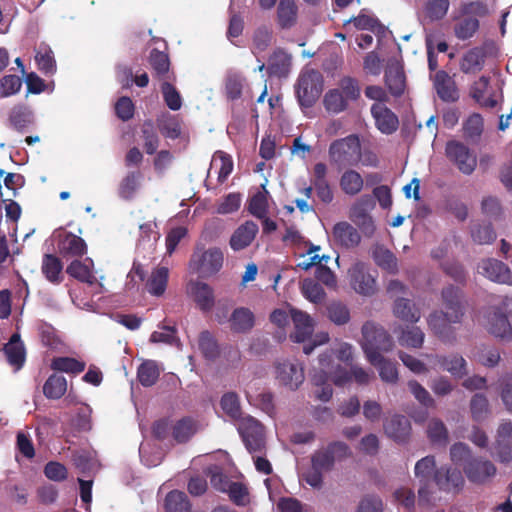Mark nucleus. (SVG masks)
<instances>
[{"label":"nucleus","mask_w":512,"mask_h":512,"mask_svg":"<svg viewBox=\"0 0 512 512\" xmlns=\"http://www.w3.org/2000/svg\"><path fill=\"white\" fill-rule=\"evenodd\" d=\"M66 391L67 381L62 375H50L43 385V394L48 399H60Z\"/></svg>","instance_id":"obj_47"},{"label":"nucleus","mask_w":512,"mask_h":512,"mask_svg":"<svg viewBox=\"0 0 512 512\" xmlns=\"http://www.w3.org/2000/svg\"><path fill=\"white\" fill-rule=\"evenodd\" d=\"M187 291L200 310L207 312L213 308L215 303L214 291L207 283L190 281Z\"/></svg>","instance_id":"obj_22"},{"label":"nucleus","mask_w":512,"mask_h":512,"mask_svg":"<svg viewBox=\"0 0 512 512\" xmlns=\"http://www.w3.org/2000/svg\"><path fill=\"white\" fill-rule=\"evenodd\" d=\"M436 467L435 457L428 455L419 461L415 465V476L419 479L421 484L418 490L419 503L428 505L431 502V491L429 485L431 481V475L434 474Z\"/></svg>","instance_id":"obj_10"},{"label":"nucleus","mask_w":512,"mask_h":512,"mask_svg":"<svg viewBox=\"0 0 512 512\" xmlns=\"http://www.w3.org/2000/svg\"><path fill=\"white\" fill-rule=\"evenodd\" d=\"M367 359L378 369L382 381L393 384L398 381V370L395 362L374 353L369 355Z\"/></svg>","instance_id":"obj_35"},{"label":"nucleus","mask_w":512,"mask_h":512,"mask_svg":"<svg viewBox=\"0 0 512 512\" xmlns=\"http://www.w3.org/2000/svg\"><path fill=\"white\" fill-rule=\"evenodd\" d=\"M445 150L449 160L457 166L461 173L470 175L474 172L477 158L466 145L458 141H449Z\"/></svg>","instance_id":"obj_7"},{"label":"nucleus","mask_w":512,"mask_h":512,"mask_svg":"<svg viewBox=\"0 0 512 512\" xmlns=\"http://www.w3.org/2000/svg\"><path fill=\"white\" fill-rule=\"evenodd\" d=\"M385 85L394 97H400L404 94L406 77L403 68L398 63H392L387 66L385 70Z\"/></svg>","instance_id":"obj_29"},{"label":"nucleus","mask_w":512,"mask_h":512,"mask_svg":"<svg viewBox=\"0 0 512 512\" xmlns=\"http://www.w3.org/2000/svg\"><path fill=\"white\" fill-rule=\"evenodd\" d=\"M435 365L439 366L442 370L449 372L453 377L461 379L468 374L467 362L458 353L450 355H436L434 356Z\"/></svg>","instance_id":"obj_27"},{"label":"nucleus","mask_w":512,"mask_h":512,"mask_svg":"<svg viewBox=\"0 0 512 512\" xmlns=\"http://www.w3.org/2000/svg\"><path fill=\"white\" fill-rule=\"evenodd\" d=\"M363 336V350L366 357L376 354L381 355V352H388L393 347V340L390 334L380 325L367 321L362 326Z\"/></svg>","instance_id":"obj_4"},{"label":"nucleus","mask_w":512,"mask_h":512,"mask_svg":"<svg viewBox=\"0 0 512 512\" xmlns=\"http://www.w3.org/2000/svg\"><path fill=\"white\" fill-rule=\"evenodd\" d=\"M485 59V49L483 47H473L462 56L460 60V70L464 74H476L483 69Z\"/></svg>","instance_id":"obj_30"},{"label":"nucleus","mask_w":512,"mask_h":512,"mask_svg":"<svg viewBox=\"0 0 512 512\" xmlns=\"http://www.w3.org/2000/svg\"><path fill=\"white\" fill-rule=\"evenodd\" d=\"M220 406L223 412L231 419L238 420L241 418L242 411L239 397L235 392L225 393L220 400Z\"/></svg>","instance_id":"obj_58"},{"label":"nucleus","mask_w":512,"mask_h":512,"mask_svg":"<svg viewBox=\"0 0 512 512\" xmlns=\"http://www.w3.org/2000/svg\"><path fill=\"white\" fill-rule=\"evenodd\" d=\"M330 163L338 170L357 166L361 161V143L356 134L331 142L328 150Z\"/></svg>","instance_id":"obj_2"},{"label":"nucleus","mask_w":512,"mask_h":512,"mask_svg":"<svg viewBox=\"0 0 512 512\" xmlns=\"http://www.w3.org/2000/svg\"><path fill=\"white\" fill-rule=\"evenodd\" d=\"M50 367L54 371L79 374L85 370V363L72 357H55Z\"/></svg>","instance_id":"obj_57"},{"label":"nucleus","mask_w":512,"mask_h":512,"mask_svg":"<svg viewBox=\"0 0 512 512\" xmlns=\"http://www.w3.org/2000/svg\"><path fill=\"white\" fill-rule=\"evenodd\" d=\"M386 435L397 443L408 442L411 435V423L403 415H394L384 423Z\"/></svg>","instance_id":"obj_23"},{"label":"nucleus","mask_w":512,"mask_h":512,"mask_svg":"<svg viewBox=\"0 0 512 512\" xmlns=\"http://www.w3.org/2000/svg\"><path fill=\"white\" fill-rule=\"evenodd\" d=\"M302 293L306 299L314 304L323 302L326 292L323 287L314 280H305L302 284Z\"/></svg>","instance_id":"obj_64"},{"label":"nucleus","mask_w":512,"mask_h":512,"mask_svg":"<svg viewBox=\"0 0 512 512\" xmlns=\"http://www.w3.org/2000/svg\"><path fill=\"white\" fill-rule=\"evenodd\" d=\"M463 471L471 483L485 484L496 475L497 468L488 459L474 457L464 464Z\"/></svg>","instance_id":"obj_9"},{"label":"nucleus","mask_w":512,"mask_h":512,"mask_svg":"<svg viewBox=\"0 0 512 512\" xmlns=\"http://www.w3.org/2000/svg\"><path fill=\"white\" fill-rule=\"evenodd\" d=\"M196 432L195 421L191 417H184L172 426L173 438L178 443L187 442Z\"/></svg>","instance_id":"obj_55"},{"label":"nucleus","mask_w":512,"mask_h":512,"mask_svg":"<svg viewBox=\"0 0 512 512\" xmlns=\"http://www.w3.org/2000/svg\"><path fill=\"white\" fill-rule=\"evenodd\" d=\"M364 186V181L360 173L355 170H346L340 177L341 190L349 196L359 194Z\"/></svg>","instance_id":"obj_46"},{"label":"nucleus","mask_w":512,"mask_h":512,"mask_svg":"<svg viewBox=\"0 0 512 512\" xmlns=\"http://www.w3.org/2000/svg\"><path fill=\"white\" fill-rule=\"evenodd\" d=\"M374 208V198L372 195L365 194L358 198L349 210V219L366 237H372L376 231L373 217L370 214Z\"/></svg>","instance_id":"obj_5"},{"label":"nucleus","mask_w":512,"mask_h":512,"mask_svg":"<svg viewBox=\"0 0 512 512\" xmlns=\"http://www.w3.org/2000/svg\"><path fill=\"white\" fill-rule=\"evenodd\" d=\"M276 378L291 390H296L303 383L304 369L298 362L283 360L276 364Z\"/></svg>","instance_id":"obj_14"},{"label":"nucleus","mask_w":512,"mask_h":512,"mask_svg":"<svg viewBox=\"0 0 512 512\" xmlns=\"http://www.w3.org/2000/svg\"><path fill=\"white\" fill-rule=\"evenodd\" d=\"M258 233V225L253 221H246L240 225L230 238V246L233 250L239 251L249 246Z\"/></svg>","instance_id":"obj_31"},{"label":"nucleus","mask_w":512,"mask_h":512,"mask_svg":"<svg viewBox=\"0 0 512 512\" xmlns=\"http://www.w3.org/2000/svg\"><path fill=\"white\" fill-rule=\"evenodd\" d=\"M323 90V76L316 69L302 71L295 85V93L300 106L312 107Z\"/></svg>","instance_id":"obj_3"},{"label":"nucleus","mask_w":512,"mask_h":512,"mask_svg":"<svg viewBox=\"0 0 512 512\" xmlns=\"http://www.w3.org/2000/svg\"><path fill=\"white\" fill-rule=\"evenodd\" d=\"M142 173L139 170L130 171L121 180L118 193L123 199L130 200L140 187Z\"/></svg>","instance_id":"obj_48"},{"label":"nucleus","mask_w":512,"mask_h":512,"mask_svg":"<svg viewBox=\"0 0 512 512\" xmlns=\"http://www.w3.org/2000/svg\"><path fill=\"white\" fill-rule=\"evenodd\" d=\"M423 331L416 326L406 327L402 329L398 342L401 346L408 348H421L424 342Z\"/></svg>","instance_id":"obj_56"},{"label":"nucleus","mask_w":512,"mask_h":512,"mask_svg":"<svg viewBox=\"0 0 512 512\" xmlns=\"http://www.w3.org/2000/svg\"><path fill=\"white\" fill-rule=\"evenodd\" d=\"M166 512H191V502L188 496L179 490L170 491L165 497Z\"/></svg>","instance_id":"obj_45"},{"label":"nucleus","mask_w":512,"mask_h":512,"mask_svg":"<svg viewBox=\"0 0 512 512\" xmlns=\"http://www.w3.org/2000/svg\"><path fill=\"white\" fill-rule=\"evenodd\" d=\"M223 261V252L221 249L214 247L201 254L194 253L190 264L197 272H201L206 275H213L220 271Z\"/></svg>","instance_id":"obj_11"},{"label":"nucleus","mask_w":512,"mask_h":512,"mask_svg":"<svg viewBox=\"0 0 512 512\" xmlns=\"http://www.w3.org/2000/svg\"><path fill=\"white\" fill-rule=\"evenodd\" d=\"M290 314L295 327V331L290 334L291 340L296 343L305 342L314 330L312 318L307 313L297 309H291Z\"/></svg>","instance_id":"obj_24"},{"label":"nucleus","mask_w":512,"mask_h":512,"mask_svg":"<svg viewBox=\"0 0 512 512\" xmlns=\"http://www.w3.org/2000/svg\"><path fill=\"white\" fill-rule=\"evenodd\" d=\"M463 132L467 140L474 141L478 139L483 132L482 116L479 113L470 115L463 125Z\"/></svg>","instance_id":"obj_63"},{"label":"nucleus","mask_w":512,"mask_h":512,"mask_svg":"<svg viewBox=\"0 0 512 512\" xmlns=\"http://www.w3.org/2000/svg\"><path fill=\"white\" fill-rule=\"evenodd\" d=\"M141 137L143 139V147L148 155L154 154L160 144L156 127L152 120H146L141 126Z\"/></svg>","instance_id":"obj_50"},{"label":"nucleus","mask_w":512,"mask_h":512,"mask_svg":"<svg viewBox=\"0 0 512 512\" xmlns=\"http://www.w3.org/2000/svg\"><path fill=\"white\" fill-rule=\"evenodd\" d=\"M351 455L349 446L341 441L329 443L325 448L311 455V467L302 474L303 480L315 489L323 486V474L334 468L336 461H342Z\"/></svg>","instance_id":"obj_1"},{"label":"nucleus","mask_w":512,"mask_h":512,"mask_svg":"<svg viewBox=\"0 0 512 512\" xmlns=\"http://www.w3.org/2000/svg\"><path fill=\"white\" fill-rule=\"evenodd\" d=\"M157 128L161 134L169 139H177L181 134V126L176 116L163 113L156 119Z\"/></svg>","instance_id":"obj_49"},{"label":"nucleus","mask_w":512,"mask_h":512,"mask_svg":"<svg viewBox=\"0 0 512 512\" xmlns=\"http://www.w3.org/2000/svg\"><path fill=\"white\" fill-rule=\"evenodd\" d=\"M490 85V77L482 75L474 81L469 89V96L481 107L493 109L497 106L498 102L493 94L488 93Z\"/></svg>","instance_id":"obj_25"},{"label":"nucleus","mask_w":512,"mask_h":512,"mask_svg":"<svg viewBox=\"0 0 512 512\" xmlns=\"http://www.w3.org/2000/svg\"><path fill=\"white\" fill-rule=\"evenodd\" d=\"M58 237L57 248L62 257H82L86 254L87 245L81 237L71 232L61 233Z\"/></svg>","instance_id":"obj_20"},{"label":"nucleus","mask_w":512,"mask_h":512,"mask_svg":"<svg viewBox=\"0 0 512 512\" xmlns=\"http://www.w3.org/2000/svg\"><path fill=\"white\" fill-rule=\"evenodd\" d=\"M371 115L377 129L386 135H391L399 127L397 115L383 103H374L371 106Z\"/></svg>","instance_id":"obj_19"},{"label":"nucleus","mask_w":512,"mask_h":512,"mask_svg":"<svg viewBox=\"0 0 512 512\" xmlns=\"http://www.w3.org/2000/svg\"><path fill=\"white\" fill-rule=\"evenodd\" d=\"M3 351L6 355L7 362L15 371H19L24 366L26 361V349L24 343L21 341L20 334L14 333L10 337L9 342L4 345Z\"/></svg>","instance_id":"obj_26"},{"label":"nucleus","mask_w":512,"mask_h":512,"mask_svg":"<svg viewBox=\"0 0 512 512\" xmlns=\"http://www.w3.org/2000/svg\"><path fill=\"white\" fill-rule=\"evenodd\" d=\"M212 170H216L218 182L224 183L233 170L231 156L223 151H217L213 155L209 172Z\"/></svg>","instance_id":"obj_41"},{"label":"nucleus","mask_w":512,"mask_h":512,"mask_svg":"<svg viewBox=\"0 0 512 512\" xmlns=\"http://www.w3.org/2000/svg\"><path fill=\"white\" fill-rule=\"evenodd\" d=\"M434 88L438 97L446 103H453L459 99V91L454 79L444 70H439L434 76Z\"/></svg>","instance_id":"obj_21"},{"label":"nucleus","mask_w":512,"mask_h":512,"mask_svg":"<svg viewBox=\"0 0 512 512\" xmlns=\"http://www.w3.org/2000/svg\"><path fill=\"white\" fill-rule=\"evenodd\" d=\"M292 66V57L284 49L277 48L268 59V69L271 75L279 78L287 77Z\"/></svg>","instance_id":"obj_32"},{"label":"nucleus","mask_w":512,"mask_h":512,"mask_svg":"<svg viewBox=\"0 0 512 512\" xmlns=\"http://www.w3.org/2000/svg\"><path fill=\"white\" fill-rule=\"evenodd\" d=\"M255 323L253 312L245 307L236 308L230 317L231 329L237 333L250 331Z\"/></svg>","instance_id":"obj_39"},{"label":"nucleus","mask_w":512,"mask_h":512,"mask_svg":"<svg viewBox=\"0 0 512 512\" xmlns=\"http://www.w3.org/2000/svg\"><path fill=\"white\" fill-rule=\"evenodd\" d=\"M245 447L250 453L262 452L265 448L263 426L252 417L246 418L239 427Z\"/></svg>","instance_id":"obj_8"},{"label":"nucleus","mask_w":512,"mask_h":512,"mask_svg":"<svg viewBox=\"0 0 512 512\" xmlns=\"http://www.w3.org/2000/svg\"><path fill=\"white\" fill-rule=\"evenodd\" d=\"M428 326L433 333L445 344L453 345L457 341V334L450 315L444 314L443 311H434L428 317Z\"/></svg>","instance_id":"obj_12"},{"label":"nucleus","mask_w":512,"mask_h":512,"mask_svg":"<svg viewBox=\"0 0 512 512\" xmlns=\"http://www.w3.org/2000/svg\"><path fill=\"white\" fill-rule=\"evenodd\" d=\"M311 183L319 201L325 205L332 203L334 199L333 189L327 180V166L325 163H316L313 167Z\"/></svg>","instance_id":"obj_18"},{"label":"nucleus","mask_w":512,"mask_h":512,"mask_svg":"<svg viewBox=\"0 0 512 512\" xmlns=\"http://www.w3.org/2000/svg\"><path fill=\"white\" fill-rule=\"evenodd\" d=\"M149 63L155 76L162 81L174 80L175 76L170 72V59L167 53L154 48L149 54Z\"/></svg>","instance_id":"obj_33"},{"label":"nucleus","mask_w":512,"mask_h":512,"mask_svg":"<svg viewBox=\"0 0 512 512\" xmlns=\"http://www.w3.org/2000/svg\"><path fill=\"white\" fill-rule=\"evenodd\" d=\"M327 318L337 326H343L349 323L351 319L348 306L338 300H333L326 305Z\"/></svg>","instance_id":"obj_44"},{"label":"nucleus","mask_w":512,"mask_h":512,"mask_svg":"<svg viewBox=\"0 0 512 512\" xmlns=\"http://www.w3.org/2000/svg\"><path fill=\"white\" fill-rule=\"evenodd\" d=\"M471 418L475 422L484 421L490 414L488 398L482 393H475L470 400Z\"/></svg>","instance_id":"obj_52"},{"label":"nucleus","mask_w":512,"mask_h":512,"mask_svg":"<svg viewBox=\"0 0 512 512\" xmlns=\"http://www.w3.org/2000/svg\"><path fill=\"white\" fill-rule=\"evenodd\" d=\"M169 270L161 266L154 269L146 282L147 291L156 297L162 296L167 288Z\"/></svg>","instance_id":"obj_40"},{"label":"nucleus","mask_w":512,"mask_h":512,"mask_svg":"<svg viewBox=\"0 0 512 512\" xmlns=\"http://www.w3.org/2000/svg\"><path fill=\"white\" fill-rule=\"evenodd\" d=\"M449 7V0H428L425 3L424 11L426 17L431 21H439L447 15Z\"/></svg>","instance_id":"obj_59"},{"label":"nucleus","mask_w":512,"mask_h":512,"mask_svg":"<svg viewBox=\"0 0 512 512\" xmlns=\"http://www.w3.org/2000/svg\"><path fill=\"white\" fill-rule=\"evenodd\" d=\"M160 376L158 365L153 360L144 361L137 369V378L142 386H153Z\"/></svg>","instance_id":"obj_51"},{"label":"nucleus","mask_w":512,"mask_h":512,"mask_svg":"<svg viewBox=\"0 0 512 512\" xmlns=\"http://www.w3.org/2000/svg\"><path fill=\"white\" fill-rule=\"evenodd\" d=\"M262 187L265 189L264 185ZM267 194V190L258 191L249 200L248 210L257 218H264L268 212Z\"/></svg>","instance_id":"obj_60"},{"label":"nucleus","mask_w":512,"mask_h":512,"mask_svg":"<svg viewBox=\"0 0 512 512\" xmlns=\"http://www.w3.org/2000/svg\"><path fill=\"white\" fill-rule=\"evenodd\" d=\"M298 6L295 0H280L277 7V23L281 29H290L297 22Z\"/></svg>","instance_id":"obj_36"},{"label":"nucleus","mask_w":512,"mask_h":512,"mask_svg":"<svg viewBox=\"0 0 512 512\" xmlns=\"http://www.w3.org/2000/svg\"><path fill=\"white\" fill-rule=\"evenodd\" d=\"M332 355L325 352L319 356V368H314L311 372V382L314 386H320L331 381Z\"/></svg>","instance_id":"obj_43"},{"label":"nucleus","mask_w":512,"mask_h":512,"mask_svg":"<svg viewBox=\"0 0 512 512\" xmlns=\"http://www.w3.org/2000/svg\"><path fill=\"white\" fill-rule=\"evenodd\" d=\"M441 298L445 308L444 314L450 315L453 322H461L464 316L462 290L454 285H448L442 289Z\"/></svg>","instance_id":"obj_16"},{"label":"nucleus","mask_w":512,"mask_h":512,"mask_svg":"<svg viewBox=\"0 0 512 512\" xmlns=\"http://www.w3.org/2000/svg\"><path fill=\"white\" fill-rule=\"evenodd\" d=\"M394 315L402 321L416 323L421 317L419 308L409 299L399 297L394 302Z\"/></svg>","instance_id":"obj_38"},{"label":"nucleus","mask_w":512,"mask_h":512,"mask_svg":"<svg viewBox=\"0 0 512 512\" xmlns=\"http://www.w3.org/2000/svg\"><path fill=\"white\" fill-rule=\"evenodd\" d=\"M199 349L208 360H214L220 354L218 344L209 331L200 333Z\"/></svg>","instance_id":"obj_61"},{"label":"nucleus","mask_w":512,"mask_h":512,"mask_svg":"<svg viewBox=\"0 0 512 512\" xmlns=\"http://www.w3.org/2000/svg\"><path fill=\"white\" fill-rule=\"evenodd\" d=\"M479 273L492 282L512 285V272L510 268L500 260L487 258L478 264Z\"/></svg>","instance_id":"obj_15"},{"label":"nucleus","mask_w":512,"mask_h":512,"mask_svg":"<svg viewBox=\"0 0 512 512\" xmlns=\"http://www.w3.org/2000/svg\"><path fill=\"white\" fill-rule=\"evenodd\" d=\"M485 328L489 334L501 341L510 342L512 340V326L501 307H491L486 313Z\"/></svg>","instance_id":"obj_6"},{"label":"nucleus","mask_w":512,"mask_h":512,"mask_svg":"<svg viewBox=\"0 0 512 512\" xmlns=\"http://www.w3.org/2000/svg\"><path fill=\"white\" fill-rule=\"evenodd\" d=\"M332 235L335 242L345 248H354L361 242L360 233L346 221L336 223L332 229Z\"/></svg>","instance_id":"obj_28"},{"label":"nucleus","mask_w":512,"mask_h":512,"mask_svg":"<svg viewBox=\"0 0 512 512\" xmlns=\"http://www.w3.org/2000/svg\"><path fill=\"white\" fill-rule=\"evenodd\" d=\"M62 270L63 264L56 255H43L41 271L51 284L59 285L63 281Z\"/></svg>","instance_id":"obj_34"},{"label":"nucleus","mask_w":512,"mask_h":512,"mask_svg":"<svg viewBox=\"0 0 512 512\" xmlns=\"http://www.w3.org/2000/svg\"><path fill=\"white\" fill-rule=\"evenodd\" d=\"M323 105L329 113L339 114L348 108V101L340 89L335 88L325 94Z\"/></svg>","instance_id":"obj_53"},{"label":"nucleus","mask_w":512,"mask_h":512,"mask_svg":"<svg viewBox=\"0 0 512 512\" xmlns=\"http://www.w3.org/2000/svg\"><path fill=\"white\" fill-rule=\"evenodd\" d=\"M349 277L350 284L357 293L370 296L376 292V279L368 272L364 263H355L349 269Z\"/></svg>","instance_id":"obj_13"},{"label":"nucleus","mask_w":512,"mask_h":512,"mask_svg":"<svg viewBox=\"0 0 512 512\" xmlns=\"http://www.w3.org/2000/svg\"><path fill=\"white\" fill-rule=\"evenodd\" d=\"M89 263L80 260H73L66 268V273L75 278L76 280L93 285L96 282V277L93 273V261L87 259Z\"/></svg>","instance_id":"obj_37"},{"label":"nucleus","mask_w":512,"mask_h":512,"mask_svg":"<svg viewBox=\"0 0 512 512\" xmlns=\"http://www.w3.org/2000/svg\"><path fill=\"white\" fill-rule=\"evenodd\" d=\"M428 438L433 444L446 445L448 441V431L445 424L439 419H432L428 423Z\"/></svg>","instance_id":"obj_62"},{"label":"nucleus","mask_w":512,"mask_h":512,"mask_svg":"<svg viewBox=\"0 0 512 512\" xmlns=\"http://www.w3.org/2000/svg\"><path fill=\"white\" fill-rule=\"evenodd\" d=\"M479 28L480 22L477 18L463 16L454 24L453 32L458 40L466 41L473 38Z\"/></svg>","instance_id":"obj_42"},{"label":"nucleus","mask_w":512,"mask_h":512,"mask_svg":"<svg viewBox=\"0 0 512 512\" xmlns=\"http://www.w3.org/2000/svg\"><path fill=\"white\" fill-rule=\"evenodd\" d=\"M470 234L473 242L478 245L491 244L497 237L491 223L473 224Z\"/></svg>","instance_id":"obj_54"},{"label":"nucleus","mask_w":512,"mask_h":512,"mask_svg":"<svg viewBox=\"0 0 512 512\" xmlns=\"http://www.w3.org/2000/svg\"><path fill=\"white\" fill-rule=\"evenodd\" d=\"M433 480L445 492H457L464 486L462 472L456 467L446 465L435 470Z\"/></svg>","instance_id":"obj_17"}]
</instances>
